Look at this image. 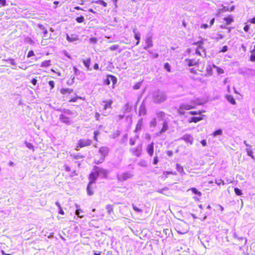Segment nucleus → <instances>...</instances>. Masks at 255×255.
<instances>
[{"instance_id": "obj_20", "label": "nucleus", "mask_w": 255, "mask_h": 255, "mask_svg": "<svg viewBox=\"0 0 255 255\" xmlns=\"http://www.w3.org/2000/svg\"><path fill=\"white\" fill-rule=\"evenodd\" d=\"M66 39L70 42L76 41L79 39L78 36L75 34H72L71 35L67 34Z\"/></svg>"}, {"instance_id": "obj_5", "label": "nucleus", "mask_w": 255, "mask_h": 255, "mask_svg": "<svg viewBox=\"0 0 255 255\" xmlns=\"http://www.w3.org/2000/svg\"><path fill=\"white\" fill-rule=\"evenodd\" d=\"M92 144V141L90 139H80L78 141V146L76 147L75 149L79 150V148L83 147L86 146H89Z\"/></svg>"}, {"instance_id": "obj_2", "label": "nucleus", "mask_w": 255, "mask_h": 255, "mask_svg": "<svg viewBox=\"0 0 255 255\" xmlns=\"http://www.w3.org/2000/svg\"><path fill=\"white\" fill-rule=\"evenodd\" d=\"M109 152V148L106 146L101 147L99 150V152L101 154V157L99 160L95 159V163L96 164H100L102 163L105 157L108 155Z\"/></svg>"}, {"instance_id": "obj_62", "label": "nucleus", "mask_w": 255, "mask_h": 255, "mask_svg": "<svg viewBox=\"0 0 255 255\" xmlns=\"http://www.w3.org/2000/svg\"><path fill=\"white\" fill-rule=\"evenodd\" d=\"M164 68L168 71H170V66L168 63H165L164 65Z\"/></svg>"}, {"instance_id": "obj_18", "label": "nucleus", "mask_w": 255, "mask_h": 255, "mask_svg": "<svg viewBox=\"0 0 255 255\" xmlns=\"http://www.w3.org/2000/svg\"><path fill=\"white\" fill-rule=\"evenodd\" d=\"M153 143L152 142L151 143L148 144L146 147V151L148 153V154L150 156H152L153 154V151H154V148H153Z\"/></svg>"}, {"instance_id": "obj_40", "label": "nucleus", "mask_w": 255, "mask_h": 255, "mask_svg": "<svg viewBox=\"0 0 255 255\" xmlns=\"http://www.w3.org/2000/svg\"><path fill=\"white\" fill-rule=\"evenodd\" d=\"M246 151H247V154L249 156H251V157H252L253 158H254V156H253V152L252 151V150L251 149V148H246Z\"/></svg>"}, {"instance_id": "obj_27", "label": "nucleus", "mask_w": 255, "mask_h": 255, "mask_svg": "<svg viewBox=\"0 0 255 255\" xmlns=\"http://www.w3.org/2000/svg\"><path fill=\"white\" fill-rule=\"evenodd\" d=\"M202 120V117H193L192 118H190V119L189 120V123H197L200 121H201Z\"/></svg>"}, {"instance_id": "obj_44", "label": "nucleus", "mask_w": 255, "mask_h": 255, "mask_svg": "<svg viewBox=\"0 0 255 255\" xmlns=\"http://www.w3.org/2000/svg\"><path fill=\"white\" fill-rule=\"evenodd\" d=\"M234 237L240 241L245 240V244L247 243V239L246 238H245L244 237H239L236 233L234 234Z\"/></svg>"}, {"instance_id": "obj_55", "label": "nucleus", "mask_w": 255, "mask_h": 255, "mask_svg": "<svg viewBox=\"0 0 255 255\" xmlns=\"http://www.w3.org/2000/svg\"><path fill=\"white\" fill-rule=\"evenodd\" d=\"M158 162V157L157 155V153H156V156L154 157L153 164L156 165L157 164Z\"/></svg>"}, {"instance_id": "obj_32", "label": "nucleus", "mask_w": 255, "mask_h": 255, "mask_svg": "<svg viewBox=\"0 0 255 255\" xmlns=\"http://www.w3.org/2000/svg\"><path fill=\"white\" fill-rule=\"evenodd\" d=\"M92 3H96L97 4H100L102 5L104 7H106L107 6V3L103 0H98L93 1Z\"/></svg>"}, {"instance_id": "obj_56", "label": "nucleus", "mask_w": 255, "mask_h": 255, "mask_svg": "<svg viewBox=\"0 0 255 255\" xmlns=\"http://www.w3.org/2000/svg\"><path fill=\"white\" fill-rule=\"evenodd\" d=\"M48 84L49 86H50L51 88L52 89L54 87L55 83L53 81H49L48 82Z\"/></svg>"}, {"instance_id": "obj_34", "label": "nucleus", "mask_w": 255, "mask_h": 255, "mask_svg": "<svg viewBox=\"0 0 255 255\" xmlns=\"http://www.w3.org/2000/svg\"><path fill=\"white\" fill-rule=\"evenodd\" d=\"M157 125V122L156 118H153L150 122V127L155 128Z\"/></svg>"}, {"instance_id": "obj_14", "label": "nucleus", "mask_w": 255, "mask_h": 255, "mask_svg": "<svg viewBox=\"0 0 255 255\" xmlns=\"http://www.w3.org/2000/svg\"><path fill=\"white\" fill-rule=\"evenodd\" d=\"M59 120L61 122L66 124L67 125H70L71 124L70 118L68 117L64 114H61L60 115Z\"/></svg>"}, {"instance_id": "obj_46", "label": "nucleus", "mask_w": 255, "mask_h": 255, "mask_svg": "<svg viewBox=\"0 0 255 255\" xmlns=\"http://www.w3.org/2000/svg\"><path fill=\"white\" fill-rule=\"evenodd\" d=\"M215 183L218 185H220L221 184H225L224 181L222 179H216L215 181Z\"/></svg>"}, {"instance_id": "obj_10", "label": "nucleus", "mask_w": 255, "mask_h": 255, "mask_svg": "<svg viewBox=\"0 0 255 255\" xmlns=\"http://www.w3.org/2000/svg\"><path fill=\"white\" fill-rule=\"evenodd\" d=\"M194 45H198V47L197 48L196 50V54L201 56V51L202 52H204V49H203V47L202 46L203 45V42L202 41H198L197 42H194L193 43Z\"/></svg>"}, {"instance_id": "obj_26", "label": "nucleus", "mask_w": 255, "mask_h": 255, "mask_svg": "<svg viewBox=\"0 0 255 255\" xmlns=\"http://www.w3.org/2000/svg\"><path fill=\"white\" fill-rule=\"evenodd\" d=\"M176 169L177 171L180 173L181 175L185 174V172H184L183 167L181 166L179 164H176Z\"/></svg>"}, {"instance_id": "obj_36", "label": "nucleus", "mask_w": 255, "mask_h": 255, "mask_svg": "<svg viewBox=\"0 0 255 255\" xmlns=\"http://www.w3.org/2000/svg\"><path fill=\"white\" fill-rule=\"evenodd\" d=\"M63 114H64L66 116H73L74 115V113L70 110H64L63 111Z\"/></svg>"}, {"instance_id": "obj_57", "label": "nucleus", "mask_w": 255, "mask_h": 255, "mask_svg": "<svg viewBox=\"0 0 255 255\" xmlns=\"http://www.w3.org/2000/svg\"><path fill=\"white\" fill-rule=\"evenodd\" d=\"M73 69L75 75H78L81 72L75 66L73 67Z\"/></svg>"}, {"instance_id": "obj_53", "label": "nucleus", "mask_w": 255, "mask_h": 255, "mask_svg": "<svg viewBox=\"0 0 255 255\" xmlns=\"http://www.w3.org/2000/svg\"><path fill=\"white\" fill-rule=\"evenodd\" d=\"M202 113V111H199L198 112L197 111H191L189 112V114H191V115H201V113Z\"/></svg>"}, {"instance_id": "obj_43", "label": "nucleus", "mask_w": 255, "mask_h": 255, "mask_svg": "<svg viewBox=\"0 0 255 255\" xmlns=\"http://www.w3.org/2000/svg\"><path fill=\"white\" fill-rule=\"evenodd\" d=\"M72 156H73V158L76 159H81V158H83L84 157V156H83L82 155H81L79 153H77L76 154H73Z\"/></svg>"}, {"instance_id": "obj_41", "label": "nucleus", "mask_w": 255, "mask_h": 255, "mask_svg": "<svg viewBox=\"0 0 255 255\" xmlns=\"http://www.w3.org/2000/svg\"><path fill=\"white\" fill-rule=\"evenodd\" d=\"M25 144L28 148L34 150V147L32 143L25 141Z\"/></svg>"}, {"instance_id": "obj_45", "label": "nucleus", "mask_w": 255, "mask_h": 255, "mask_svg": "<svg viewBox=\"0 0 255 255\" xmlns=\"http://www.w3.org/2000/svg\"><path fill=\"white\" fill-rule=\"evenodd\" d=\"M234 191L237 195L240 196L242 194V190L238 188H235Z\"/></svg>"}, {"instance_id": "obj_60", "label": "nucleus", "mask_w": 255, "mask_h": 255, "mask_svg": "<svg viewBox=\"0 0 255 255\" xmlns=\"http://www.w3.org/2000/svg\"><path fill=\"white\" fill-rule=\"evenodd\" d=\"M99 134V132L98 131H94V138L95 140L97 141V136Z\"/></svg>"}, {"instance_id": "obj_35", "label": "nucleus", "mask_w": 255, "mask_h": 255, "mask_svg": "<svg viewBox=\"0 0 255 255\" xmlns=\"http://www.w3.org/2000/svg\"><path fill=\"white\" fill-rule=\"evenodd\" d=\"M176 230H177V232L180 234H184L188 231V230L187 228L184 230H181V229H180L179 228L177 227V229Z\"/></svg>"}, {"instance_id": "obj_24", "label": "nucleus", "mask_w": 255, "mask_h": 255, "mask_svg": "<svg viewBox=\"0 0 255 255\" xmlns=\"http://www.w3.org/2000/svg\"><path fill=\"white\" fill-rule=\"evenodd\" d=\"M93 184L89 183V184L87 186V194L90 196L94 194V191H93V187H92Z\"/></svg>"}, {"instance_id": "obj_11", "label": "nucleus", "mask_w": 255, "mask_h": 255, "mask_svg": "<svg viewBox=\"0 0 255 255\" xmlns=\"http://www.w3.org/2000/svg\"><path fill=\"white\" fill-rule=\"evenodd\" d=\"M194 45H198V47L197 48L196 50V54L201 56V51L202 52H204V49H203V47L202 46L203 45V42L202 41H198L197 42H194L193 43Z\"/></svg>"}, {"instance_id": "obj_17", "label": "nucleus", "mask_w": 255, "mask_h": 255, "mask_svg": "<svg viewBox=\"0 0 255 255\" xmlns=\"http://www.w3.org/2000/svg\"><path fill=\"white\" fill-rule=\"evenodd\" d=\"M146 114V110L145 108V106L143 103H142L140 107L138 112V115L139 116H144Z\"/></svg>"}, {"instance_id": "obj_33", "label": "nucleus", "mask_w": 255, "mask_h": 255, "mask_svg": "<svg viewBox=\"0 0 255 255\" xmlns=\"http://www.w3.org/2000/svg\"><path fill=\"white\" fill-rule=\"evenodd\" d=\"M76 207L77 208L75 212L76 215L80 218H82L83 216L80 215L81 213L82 212V211L78 208L79 207V206H78L77 204H76Z\"/></svg>"}, {"instance_id": "obj_64", "label": "nucleus", "mask_w": 255, "mask_h": 255, "mask_svg": "<svg viewBox=\"0 0 255 255\" xmlns=\"http://www.w3.org/2000/svg\"><path fill=\"white\" fill-rule=\"evenodd\" d=\"M250 60L253 61V62H254L255 61V55L254 54H252L251 55V57H250Z\"/></svg>"}, {"instance_id": "obj_23", "label": "nucleus", "mask_w": 255, "mask_h": 255, "mask_svg": "<svg viewBox=\"0 0 255 255\" xmlns=\"http://www.w3.org/2000/svg\"><path fill=\"white\" fill-rule=\"evenodd\" d=\"M145 42L146 44V46L144 48V49L145 50H147L148 48L151 47L153 45L152 38L151 37L146 38Z\"/></svg>"}, {"instance_id": "obj_51", "label": "nucleus", "mask_w": 255, "mask_h": 255, "mask_svg": "<svg viewBox=\"0 0 255 255\" xmlns=\"http://www.w3.org/2000/svg\"><path fill=\"white\" fill-rule=\"evenodd\" d=\"M72 90H70L69 89H63L61 90V93L62 94H65L66 93H70L72 92Z\"/></svg>"}, {"instance_id": "obj_29", "label": "nucleus", "mask_w": 255, "mask_h": 255, "mask_svg": "<svg viewBox=\"0 0 255 255\" xmlns=\"http://www.w3.org/2000/svg\"><path fill=\"white\" fill-rule=\"evenodd\" d=\"M83 62L85 66L88 69H89L90 65L91 64V59L88 58L86 60H83Z\"/></svg>"}, {"instance_id": "obj_3", "label": "nucleus", "mask_w": 255, "mask_h": 255, "mask_svg": "<svg viewBox=\"0 0 255 255\" xmlns=\"http://www.w3.org/2000/svg\"><path fill=\"white\" fill-rule=\"evenodd\" d=\"M166 99L165 94L161 92H158L153 95V101L155 103L159 104L164 102Z\"/></svg>"}, {"instance_id": "obj_63", "label": "nucleus", "mask_w": 255, "mask_h": 255, "mask_svg": "<svg viewBox=\"0 0 255 255\" xmlns=\"http://www.w3.org/2000/svg\"><path fill=\"white\" fill-rule=\"evenodd\" d=\"M250 26L249 25H246L244 27V30L246 32H248L249 30Z\"/></svg>"}, {"instance_id": "obj_48", "label": "nucleus", "mask_w": 255, "mask_h": 255, "mask_svg": "<svg viewBox=\"0 0 255 255\" xmlns=\"http://www.w3.org/2000/svg\"><path fill=\"white\" fill-rule=\"evenodd\" d=\"M76 21L78 23H82L84 20V17L83 16H81L80 17H78L76 19Z\"/></svg>"}, {"instance_id": "obj_7", "label": "nucleus", "mask_w": 255, "mask_h": 255, "mask_svg": "<svg viewBox=\"0 0 255 255\" xmlns=\"http://www.w3.org/2000/svg\"><path fill=\"white\" fill-rule=\"evenodd\" d=\"M105 103V104L104 107V111L103 112V115L104 116H108L109 113H110V111L107 112V110L108 109H112V104L113 103V101L112 100H109L106 102H104Z\"/></svg>"}, {"instance_id": "obj_4", "label": "nucleus", "mask_w": 255, "mask_h": 255, "mask_svg": "<svg viewBox=\"0 0 255 255\" xmlns=\"http://www.w3.org/2000/svg\"><path fill=\"white\" fill-rule=\"evenodd\" d=\"M133 176V174L130 172H126L122 173L117 175V178L120 181H126L131 178Z\"/></svg>"}, {"instance_id": "obj_52", "label": "nucleus", "mask_w": 255, "mask_h": 255, "mask_svg": "<svg viewBox=\"0 0 255 255\" xmlns=\"http://www.w3.org/2000/svg\"><path fill=\"white\" fill-rule=\"evenodd\" d=\"M215 68L217 69V72L219 74H223L224 73V71L222 68L218 67L217 66Z\"/></svg>"}, {"instance_id": "obj_15", "label": "nucleus", "mask_w": 255, "mask_h": 255, "mask_svg": "<svg viewBox=\"0 0 255 255\" xmlns=\"http://www.w3.org/2000/svg\"><path fill=\"white\" fill-rule=\"evenodd\" d=\"M111 81H112L113 84H115L117 82V79L113 75H108L107 79L104 81V83L105 84L109 85L110 84Z\"/></svg>"}, {"instance_id": "obj_61", "label": "nucleus", "mask_w": 255, "mask_h": 255, "mask_svg": "<svg viewBox=\"0 0 255 255\" xmlns=\"http://www.w3.org/2000/svg\"><path fill=\"white\" fill-rule=\"evenodd\" d=\"M135 139L134 138H130V140H129V144L131 145H133L135 144Z\"/></svg>"}, {"instance_id": "obj_12", "label": "nucleus", "mask_w": 255, "mask_h": 255, "mask_svg": "<svg viewBox=\"0 0 255 255\" xmlns=\"http://www.w3.org/2000/svg\"><path fill=\"white\" fill-rule=\"evenodd\" d=\"M168 121L169 120H165L163 122L162 127L157 135H160L168 129Z\"/></svg>"}, {"instance_id": "obj_58", "label": "nucleus", "mask_w": 255, "mask_h": 255, "mask_svg": "<svg viewBox=\"0 0 255 255\" xmlns=\"http://www.w3.org/2000/svg\"><path fill=\"white\" fill-rule=\"evenodd\" d=\"M34 55V52L32 50H30L28 52L27 57L28 58Z\"/></svg>"}, {"instance_id": "obj_22", "label": "nucleus", "mask_w": 255, "mask_h": 255, "mask_svg": "<svg viewBox=\"0 0 255 255\" xmlns=\"http://www.w3.org/2000/svg\"><path fill=\"white\" fill-rule=\"evenodd\" d=\"M132 31L134 33V38L137 40L135 45H137L139 44L140 40V33L137 31L135 28H134Z\"/></svg>"}, {"instance_id": "obj_9", "label": "nucleus", "mask_w": 255, "mask_h": 255, "mask_svg": "<svg viewBox=\"0 0 255 255\" xmlns=\"http://www.w3.org/2000/svg\"><path fill=\"white\" fill-rule=\"evenodd\" d=\"M181 139L184 140L186 143L192 145L193 143L194 138L191 135L185 134L181 137Z\"/></svg>"}, {"instance_id": "obj_37", "label": "nucleus", "mask_w": 255, "mask_h": 255, "mask_svg": "<svg viewBox=\"0 0 255 255\" xmlns=\"http://www.w3.org/2000/svg\"><path fill=\"white\" fill-rule=\"evenodd\" d=\"M224 19L227 25L230 24L233 21L232 18L230 16L225 17Z\"/></svg>"}, {"instance_id": "obj_13", "label": "nucleus", "mask_w": 255, "mask_h": 255, "mask_svg": "<svg viewBox=\"0 0 255 255\" xmlns=\"http://www.w3.org/2000/svg\"><path fill=\"white\" fill-rule=\"evenodd\" d=\"M156 115L159 121L164 122L165 120H169L166 117V114L162 111H157Z\"/></svg>"}, {"instance_id": "obj_21", "label": "nucleus", "mask_w": 255, "mask_h": 255, "mask_svg": "<svg viewBox=\"0 0 255 255\" xmlns=\"http://www.w3.org/2000/svg\"><path fill=\"white\" fill-rule=\"evenodd\" d=\"M216 67V66L214 64H208L206 67V72L208 75H212L213 74V68H215Z\"/></svg>"}, {"instance_id": "obj_16", "label": "nucleus", "mask_w": 255, "mask_h": 255, "mask_svg": "<svg viewBox=\"0 0 255 255\" xmlns=\"http://www.w3.org/2000/svg\"><path fill=\"white\" fill-rule=\"evenodd\" d=\"M98 177V174L97 173V172L96 171L95 169H94V171L93 172H92L90 174V176H89L90 182H89V183L94 184Z\"/></svg>"}, {"instance_id": "obj_49", "label": "nucleus", "mask_w": 255, "mask_h": 255, "mask_svg": "<svg viewBox=\"0 0 255 255\" xmlns=\"http://www.w3.org/2000/svg\"><path fill=\"white\" fill-rule=\"evenodd\" d=\"M119 48V46L118 45H113L109 48V49L111 51H114L118 49Z\"/></svg>"}, {"instance_id": "obj_59", "label": "nucleus", "mask_w": 255, "mask_h": 255, "mask_svg": "<svg viewBox=\"0 0 255 255\" xmlns=\"http://www.w3.org/2000/svg\"><path fill=\"white\" fill-rule=\"evenodd\" d=\"M6 4L5 0H0V7L5 6Z\"/></svg>"}, {"instance_id": "obj_31", "label": "nucleus", "mask_w": 255, "mask_h": 255, "mask_svg": "<svg viewBox=\"0 0 255 255\" xmlns=\"http://www.w3.org/2000/svg\"><path fill=\"white\" fill-rule=\"evenodd\" d=\"M51 63V61L50 60L44 61L41 63V67H47L50 66Z\"/></svg>"}, {"instance_id": "obj_19", "label": "nucleus", "mask_w": 255, "mask_h": 255, "mask_svg": "<svg viewBox=\"0 0 255 255\" xmlns=\"http://www.w3.org/2000/svg\"><path fill=\"white\" fill-rule=\"evenodd\" d=\"M185 62L188 66H193L198 64V60L192 59H186Z\"/></svg>"}, {"instance_id": "obj_38", "label": "nucleus", "mask_w": 255, "mask_h": 255, "mask_svg": "<svg viewBox=\"0 0 255 255\" xmlns=\"http://www.w3.org/2000/svg\"><path fill=\"white\" fill-rule=\"evenodd\" d=\"M106 208L109 214H111V213L113 211V207L111 205H107L106 207Z\"/></svg>"}, {"instance_id": "obj_50", "label": "nucleus", "mask_w": 255, "mask_h": 255, "mask_svg": "<svg viewBox=\"0 0 255 255\" xmlns=\"http://www.w3.org/2000/svg\"><path fill=\"white\" fill-rule=\"evenodd\" d=\"M97 41H98V39L96 37H91L89 39L90 43H93V44L96 43L97 42Z\"/></svg>"}, {"instance_id": "obj_47", "label": "nucleus", "mask_w": 255, "mask_h": 255, "mask_svg": "<svg viewBox=\"0 0 255 255\" xmlns=\"http://www.w3.org/2000/svg\"><path fill=\"white\" fill-rule=\"evenodd\" d=\"M5 60L8 61L12 65H16V63L13 59L9 58Z\"/></svg>"}, {"instance_id": "obj_28", "label": "nucleus", "mask_w": 255, "mask_h": 255, "mask_svg": "<svg viewBox=\"0 0 255 255\" xmlns=\"http://www.w3.org/2000/svg\"><path fill=\"white\" fill-rule=\"evenodd\" d=\"M226 98L227 100L230 103H231L232 104H233V105L236 104V101H235L234 98H233V97L232 96H231V95H226Z\"/></svg>"}, {"instance_id": "obj_25", "label": "nucleus", "mask_w": 255, "mask_h": 255, "mask_svg": "<svg viewBox=\"0 0 255 255\" xmlns=\"http://www.w3.org/2000/svg\"><path fill=\"white\" fill-rule=\"evenodd\" d=\"M142 122H143V119L141 118L138 121V122L136 124L135 132H136L138 130H140L141 128L142 125Z\"/></svg>"}, {"instance_id": "obj_54", "label": "nucleus", "mask_w": 255, "mask_h": 255, "mask_svg": "<svg viewBox=\"0 0 255 255\" xmlns=\"http://www.w3.org/2000/svg\"><path fill=\"white\" fill-rule=\"evenodd\" d=\"M132 208L133 209V210L137 212H138V213H140L142 212V210L137 208L136 206H135L134 205H132Z\"/></svg>"}, {"instance_id": "obj_30", "label": "nucleus", "mask_w": 255, "mask_h": 255, "mask_svg": "<svg viewBox=\"0 0 255 255\" xmlns=\"http://www.w3.org/2000/svg\"><path fill=\"white\" fill-rule=\"evenodd\" d=\"M131 109V106L129 103H127L124 107V110L126 113H129Z\"/></svg>"}, {"instance_id": "obj_6", "label": "nucleus", "mask_w": 255, "mask_h": 255, "mask_svg": "<svg viewBox=\"0 0 255 255\" xmlns=\"http://www.w3.org/2000/svg\"><path fill=\"white\" fill-rule=\"evenodd\" d=\"M130 151L133 155L139 157L141 155L142 152V145H138L135 148H130Z\"/></svg>"}, {"instance_id": "obj_1", "label": "nucleus", "mask_w": 255, "mask_h": 255, "mask_svg": "<svg viewBox=\"0 0 255 255\" xmlns=\"http://www.w3.org/2000/svg\"><path fill=\"white\" fill-rule=\"evenodd\" d=\"M201 103L198 102V100H192L190 102V104L183 103L181 104L178 109V112L180 114L184 115V112L183 110H189L195 108L197 105H200Z\"/></svg>"}, {"instance_id": "obj_39", "label": "nucleus", "mask_w": 255, "mask_h": 255, "mask_svg": "<svg viewBox=\"0 0 255 255\" xmlns=\"http://www.w3.org/2000/svg\"><path fill=\"white\" fill-rule=\"evenodd\" d=\"M190 190L192 191V192L194 193L195 194H196V195H199V196H201L202 194L201 193L198 191L196 188H192L190 189Z\"/></svg>"}, {"instance_id": "obj_8", "label": "nucleus", "mask_w": 255, "mask_h": 255, "mask_svg": "<svg viewBox=\"0 0 255 255\" xmlns=\"http://www.w3.org/2000/svg\"><path fill=\"white\" fill-rule=\"evenodd\" d=\"M95 169L98 174V176H100L102 178H106L108 171L106 169L98 167H95Z\"/></svg>"}, {"instance_id": "obj_42", "label": "nucleus", "mask_w": 255, "mask_h": 255, "mask_svg": "<svg viewBox=\"0 0 255 255\" xmlns=\"http://www.w3.org/2000/svg\"><path fill=\"white\" fill-rule=\"evenodd\" d=\"M222 134V129H218V130L215 131L213 132V135L214 136H216L218 135H221Z\"/></svg>"}]
</instances>
